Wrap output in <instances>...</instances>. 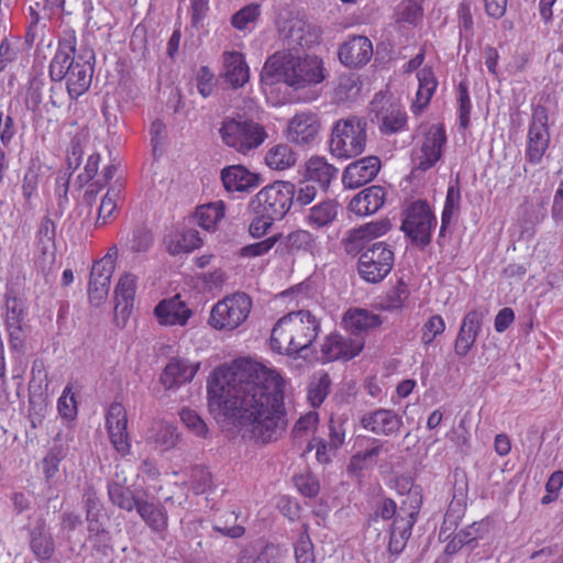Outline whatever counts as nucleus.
Listing matches in <instances>:
<instances>
[{
  "mask_svg": "<svg viewBox=\"0 0 563 563\" xmlns=\"http://www.w3.org/2000/svg\"><path fill=\"white\" fill-rule=\"evenodd\" d=\"M286 378L273 367L238 358L216 367L207 380L210 412L216 418H240L258 444L277 441L287 428Z\"/></svg>",
  "mask_w": 563,
  "mask_h": 563,
  "instance_id": "obj_1",
  "label": "nucleus"
},
{
  "mask_svg": "<svg viewBox=\"0 0 563 563\" xmlns=\"http://www.w3.org/2000/svg\"><path fill=\"white\" fill-rule=\"evenodd\" d=\"M327 77L324 63L314 54H299L290 49L277 51L266 59L261 79L265 84H284L294 90L321 84Z\"/></svg>",
  "mask_w": 563,
  "mask_h": 563,
  "instance_id": "obj_2",
  "label": "nucleus"
},
{
  "mask_svg": "<svg viewBox=\"0 0 563 563\" xmlns=\"http://www.w3.org/2000/svg\"><path fill=\"white\" fill-rule=\"evenodd\" d=\"M77 38L74 32L59 38L57 51L48 67L49 78L60 82L66 80V89L71 100L85 95L92 81L93 65L81 55H76Z\"/></svg>",
  "mask_w": 563,
  "mask_h": 563,
  "instance_id": "obj_3",
  "label": "nucleus"
},
{
  "mask_svg": "<svg viewBox=\"0 0 563 563\" xmlns=\"http://www.w3.org/2000/svg\"><path fill=\"white\" fill-rule=\"evenodd\" d=\"M319 331L320 324L310 311H292L274 324L269 345L273 352L296 358L312 345Z\"/></svg>",
  "mask_w": 563,
  "mask_h": 563,
  "instance_id": "obj_4",
  "label": "nucleus"
},
{
  "mask_svg": "<svg viewBox=\"0 0 563 563\" xmlns=\"http://www.w3.org/2000/svg\"><path fill=\"white\" fill-rule=\"evenodd\" d=\"M367 124L363 118L350 117L338 120L332 126L329 151L332 156L349 159L361 155L366 147Z\"/></svg>",
  "mask_w": 563,
  "mask_h": 563,
  "instance_id": "obj_5",
  "label": "nucleus"
},
{
  "mask_svg": "<svg viewBox=\"0 0 563 563\" xmlns=\"http://www.w3.org/2000/svg\"><path fill=\"white\" fill-rule=\"evenodd\" d=\"M437 223V217L432 212L429 202L424 199H418L404 209L400 230L412 245L424 249L431 243L432 232Z\"/></svg>",
  "mask_w": 563,
  "mask_h": 563,
  "instance_id": "obj_6",
  "label": "nucleus"
},
{
  "mask_svg": "<svg viewBox=\"0 0 563 563\" xmlns=\"http://www.w3.org/2000/svg\"><path fill=\"white\" fill-rule=\"evenodd\" d=\"M219 133L222 142L241 154H247L260 147L267 139L265 128L253 120L225 118Z\"/></svg>",
  "mask_w": 563,
  "mask_h": 563,
  "instance_id": "obj_7",
  "label": "nucleus"
},
{
  "mask_svg": "<svg viewBox=\"0 0 563 563\" xmlns=\"http://www.w3.org/2000/svg\"><path fill=\"white\" fill-rule=\"evenodd\" d=\"M252 298L245 292H234L219 300L211 308L208 323L219 331H233L249 318Z\"/></svg>",
  "mask_w": 563,
  "mask_h": 563,
  "instance_id": "obj_8",
  "label": "nucleus"
},
{
  "mask_svg": "<svg viewBox=\"0 0 563 563\" xmlns=\"http://www.w3.org/2000/svg\"><path fill=\"white\" fill-rule=\"evenodd\" d=\"M296 195V187L286 180H276L263 187L254 197L257 213H267L282 220L290 210Z\"/></svg>",
  "mask_w": 563,
  "mask_h": 563,
  "instance_id": "obj_9",
  "label": "nucleus"
},
{
  "mask_svg": "<svg viewBox=\"0 0 563 563\" xmlns=\"http://www.w3.org/2000/svg\"><path fill=\"white\" fill-rule=\"evenodd\" d=\"M394 252L385 242H376L362 252L357 272L367 283L377 284L385 279L393 269Z\"/></svg>",
  "mask_w": 563,
  "mask_h": 563,
  "instance_id": "obj_10",
  "label": "nucleus"
},
{
  "mask_svg": "<svg viewBox=\"0 0 563 563\" xmlns=\"http://www.w3.org/2000/svg\"><path fill=\"white\" fill-rule=\"evenodd\" d=\"M527 137L526 159L530 164L537 165L541 163L550 145L549 114L544 106L537 104L532 108Z\"/></svg>",
  "mask_w": 563,
  "mask_h": 563,
  "instance_id": "obj_11",
  "label": "nucleus"
},
{
  "mask_svg": "<svg viewBox=\"0 0 563 563\" xmlns=\"http://www.w3.org/2000/svg\"><path fill=\"white\" fill-rule=\"evenodd\" d=\"M115 257L117 247L113 246L102 258L92 264L88 285V297L92 305L99 306L108 297L115 268Z\"/></svg>",
  "mask_w": 563,
  "mask_h": 563,
  "instance_id": "obj_12",
  "label": "nucleus"
},
{
  "mask_svg": "<svg viewBox=\"0 0 563 563\" xmlns=\"http://www.w3.org/2000/svg\"><path fill=\"white\" fill-rule=\"evenodd\" d=\"M109 441L122 457L131 453V439L128 431V413L121 402H112L104 417Z\"/></svg>",
  "mask_w": 563,
  "mask_h": 563,
  "instance_id": "obj_13",
  "label": "nucleus"
},
{
  "mask_svg": "<svg viewBox=\"0 0 563 563\" xmlns=\"http://www.w3.org/2000/svg\"><path fill=\"white\" fill-rule=\"evenodd\" d=\"M321 122L317 113L306 110L296 112L284 132L286 140L296 146L308 147L318 137Z\"/></svg>",
  "mask_w": 563,
  "mask_h": 563,
  "instance_id": "obj_14",
  "label": "nucleus"
},
{
  "mask_svg": "<svg viewBox=\"0 0 563 563\" xmlns=\"http://www.w3.org/2000/svg\"><path fill=\"white\" fill-rule=\"evenodd\" d=\"M157 323L162 327H186L194 316L188 303L179 294L158 301L153 310Z\"/></svg>",
  "mask_w": 563,
  "mask_h": 563,
  "instance_id": "obj_15",
  "label": "nucleus"
},
{
  "mask_svg": "<svg viewBox=\"0 0 563 563\" xmlns=\"http://www.w3.org/2000/svg\"><path fill=\"white\" fill-rule=\"evenodd\" d=\"M375 120L379 132L385 135L396 134L407 128L408 115L405 109L396 102L385 101L377 97L372 102Z\"/></svg>",
  "mask_w": 563,
  "mask_h": 563,
  "instance_id": "obj_16",
  "label": "nucleus"
},
{
  "mask_svg": "<svg viewBox=\"0 0 563 563\" xmlns=\"http://www.w3.org/2000/svg\"><path fill=\"white\" fill-rule=\"evenodd\" d=\"M4 325L9 334V344L12 350H21L25 341V306L16 296H5Z\"/></svg>",
  "mask_w": 563,
  "mask_h": 563,
  "instance_id": "obj_17",
  "label": "nucleus"
},
{
  "mask_svg": "<svg viewBox=\"0 0 563 563\" xmlns=\"http://www.w3.org/2000/svg\"><path fill=\"white\" fill-rule=\"evenodd\" d=\"M364 349L360 339L344 338L339 333L328 335L321 345V360L324 363L334 361H350Z\"/></svg>",
  "mask_w": 563,
  "mask_h": 563,
  "instance_id": "obj_18",
  "label": "nucleus"
},
{
  "mask_svg": "<svg viewBox=\"0 0 563 563\" xmlns=\"http://www.w3.org/2000/svg\"><path fill=\"white\" fill-rule=\"evenodd\" d=\"M446 143V133L443 125H431L423 135L417 168L427 172L442 157L443 146Z\"/></svg>",
  "mask_w": 563,
  "mask_h": 563,
  "instance_id": "obj_19",
  "label": "nucleus"
},
{
  "mask_svg": "<svg viewBox=\"0 0 563 563\" xmlns=\"http://www.w3.org/2000/svg\"><path fill=\"white\" fill-rule=\"evenodd\" d=\"M137 278L131 273L123 274L114 288V322L119 328L126 325L132 312Z\"/></svg>",
  "mask_w": 563,
  "mask_h": 563,
  "instance_id": "obj_20",
  "label": "nucleus"
},
{
  "mask_svg": "<svg viewBox=\"0 0 563 563\" xmlns=\"http://www.w3.org/2000/svg\"><path fill=\"white\" fill-rule=\"evenodd\" d=\"M279 37L288 44L310 47L318 42L319 34L306 21L298 16H289L277 22Z\"/></svg>",
  "mask_w": 563,
  "mask_h": 563,
  "instance_id": "obj_21",
  "label": "nucleus"
},
{
  "mask_svg": "<svg viewBox=\"0 0 563 563\" xmlns=\"http://www.w3.org/2000/svg\"><path fill=\"white\" fill-rule=\"evenodd\" d=\"M339 60L349 68H361L373 56V44L363 35L350 36L338 49Z\"/></svg>",
  "mask_w": 563,
  "mask_h": 563,
  "instance_id": "obj_22",
  "label": "nucleus"
},
{
  "mask_svg": "<svg viewBox=\"0 0 563 563\" xmlns=\"http://www.w3.org/2000/svg\"><path fill=\"white\" fill-rule=\"evenodd\" d=\"M360 423L363 429L374 434L390 437L399 432L402 419L394 410L379 408L365 412Z\"/></svg>",
  "mask_w": 563,
  "mask_h": 563,
  "instance_id": "obj_23",
  "label": "nucleus"
},
{
  "mask_svg": "<svg viewBox=\"0 0 563 563\" xmlns=\"http://www.w3.org/2000/svg\"><path fill=\"white\" fill-rule=\"evenodd\" d=\"M379 170L380 159L377 156H366L345 167L342 181L346 188H360L371 183Z\"/></svg>",
  "mask_w": 563,
  "mask_h": 563,
  "instance_id": "obj_24",
  "label": "nucleus"
},
{
  "mask_svg": "<svg viewBox=\"0 0 563 563\" xmlns=\"http://www.w3.org/2000/svg\"><path fill=\"white\" fill-rule=\"evenodd\" d=\"M221 181L228 192H249L261 184V176L251 172L244 165L236 164L224 167L221 170Z\"/></svg>",
  "mask_w": 563,
  "mask_h": 563,
  "instance_id": "obj_25",
  "label": "nucleus"
},
{
  "mask_svg": "<svg viewBox=\"0 0 563 563\" xmlns=\"http://www.w3.org/2000/svg\"><path fill=\"white\" fill-rule=\"evenodd\" d=\"M199 368V362L190 363L184 358L173 357L161 375V383L166 389L179 387L191 382Z\"/></svg>",
  "mask_w": 563,
  "mask_h": 563,
  "instance_id": "obj_26",
  "label": "nucleus"
},
{
  "mask_svg": "<svg viewBox=\"0 0 563 563\" xmlns=\"http://www.w3.org/2000/svg\"><path fill=\"white\" fill-rule=\"evenodd\" d=\"M386 201V190L382 186H369L360 191L349 205L350 210L360 217L376 213Z\"/></svg>",
  "mask_w": 563,
  "mask_h": 563,
  "instance_id": "obj_27",
  "label": "nucleus"
},
{
  "mask_svg": "<svg viewBox=\"0 0 563 563\" xmlns=\"http://www.w3.org/2000/svg\"><path fill=\"white\" fill-rule=\"evenodd\" d=\"M481 325L482 316L478 311L472 310L465 314L454 343L456 355L464 357L468 354L476 342Z\"/></svg>",
  "mask_w": 563,
  "mask_h": 563,
  "instance_id": "obj_28",
  "label": "nucleus"
},
{
  "mask_svg": "<svg viewBox=\"0 0 563 563\" xmlns=\"http://www.w3.org/2000/svg\"><path fill=\"white\" fill-rule=\"evenodd\" d=\"M416 77L418 90L411 104V111L415 114L428 107L439 85L432 66H423L417 71Z\"/></svg>",
  "mask_w": 563,
  "mask_h": 563,
  "instance_id": "obj_29",
  "label": "nucleus"
},
{
  "mask_svg": "<svg viewBox=\"0 0 563 563\" xmlns=\"http://www.w3.org/2000/svg\"><path fill=\"white\" fill-rule=\"evenodd\" d=\"M339 169L322 156H311L305 165V178L328 190L331 183L336 179Z\"/></svg>",
  "mask_w": 563,
  "mask_h": 563,
  "instance_id": "obj_30",
  "label": "nucleus"
},
{
  "mask_svg": "<svg viewBox=\"0 0 563 563\" xmlns=\"http://www.w3.org/2000/svg\"><path fill=\"white\" fill-rule=\"evenodd\" d=\"M342 323L349 332L357 335L379 327L382 319L366 309L351 308L344 313Z\"/></svg>",
  "mask_w": 563,
  "mask_h": 563,
  "instance_id": "obj_31",
  "label": "nucleus"
},
{
  "mask_svg": "<svg viewBox=\"0 0 563 563\" xmlns=\"http://www.w3.org/2000/svg\"><path fill=\"white\" fill-rule=\"evenodd\" d=\"M223 63L225 79L233 88H240L249 81L250 69L242 53L224 52Z\"/></svg>",
  "mask_w": 563,
  "mask_h": 563,
  "instance_id": "obj_32",
  "label": "nucleus"
},
{
  "mask_svg": "<svg viewBox=\"0 0 563 563\" xmlns=\"http://www.w3.org/2000/svg\"><path fill=\"white\" fill-rule=\"evenodd\" d=\"M279 246H283L288 253L305 252L313 255L319 252L317 236L302 229L288 233Z\"/></svg>",
  "mask_w": 563,
  "mask_h": 563,
  "instance_id": "obj_33",
  "label": "nucleus"
},
{
  "mask_svg": "<svg viewBox=\"0 0 563 563\" xmlns=\"http://www.w3.org/2000/svg\"><path fill=\"white\" fill-rule=\"evenodd\" d=\"M30 549L41 563H47L53 558L55 544L53 537L45 531L44 522L30 532Z\"/></svg>",
  "mask_w": 563,
  "mask_h": 563,
  "instance_id": "obj_34",
  "label": "nucleus"
},
{
  "mask_svg": "<svg viewBox=\"0 0 563 563\" xmlns=\"http://www.w3.org/2000/svg\"><path fill=\"white\" fill-rule=\"evenodd\" d=\"M264 161L269 169L283 172L296 165L297 154L289 144L278 143L267 150Z\"/></svg>",
  "mask_w": 563,
  "mask_h": 563,
  "instance_id": "obj_35",
  "label": "nucleus"
},
{
  "mask_svg": "<svg viewBox=\"0 0 563 563\" xmlns=\"http://www.w3.org/2000/svg\"><path fill=\"white\" fill-rule=\"evenodd\" d=\"M136 511L152 531L161 533L167 529L168 516L163 505L144 499Z\"/></svg>",
  "mask_w": 563,
  "mask_h": 563,
  "instance_id": "obj_36",
  "label": "nucleus"
},
{
  "mask_svg": "<svg viewBox=\"0 0 563 563\" xmlns=\"http://www.w3.org/2000/svg\"><path fill=\"white\" fill-rule=\"evenodd\" d=\"M418 511H411L406 518L397 516L394 519L390 530L389 550L399 553L406 541L411 536L412 527L416 522Z\"/></svg>",
  "mask_w": 563,
  "mask_h": 563,
  "instance_id": "obj_37",
  "label": "nucleus"
},
{
  "mask_svg": "<svg viewBox=\"0 0 563 563\" xmlns=\"http://www.w3.org/2000/svg\"><path fill=\"white\" fill-rule=\"evenodd\" d=\"M462 194L459 180L448 186L443 210L441 213L440 235H444L446 228L459 216L461 210Z\"/></svg>",
  "mask_w": 563,
  "mask_h": 563,
  "instance_id": "obj_38",
  "label": "nucleus"
},
{
  "mask_svg": "<svg viewBox=\"0 0 563 563\" xmlns=\"http://www.w3.org/2000/svg\"><path fill=\"white\" fill-rule=\"evenodd\" d=\"M339 207L340 205L333 199L314 205L309 210L308 224L317 229L330 225L338 217Z\"/></svg>",
  "mask_w": 563,
  "mask_h": 563,
  "instance_id": "obj_39",
  "label": "nucleus"
},
{
  "mask_svg": "<svg viewBox=\"0 0 563 563\" xmlns=\"http://www.w3.org/2000/svg\"><path fill=\"white\" fill-rule=\"evenodd\" d=\"M84 503L86 509V521L88 525L89 533L93 536H99L100 533L106 532V530L101 527V523L99 522L102 514V505L93 488L89 487L85 490Z\"/></svg>",
  "mask_w": 563,
  "mask_h": 563,
  "instance_id": "obj_40",
  "label": "nucleus"
},
{
  "mask_svg": "<svg viewBox=\"0 0 563 563\" xmlns=\"http://www.w3.org/2000/svg\"><path fill=\"white\" fill-rule=\"evenodd\" d=\"M224 214L225 205L220 200L198 207L195 217L200 228L206 231H214Z\"/></svg>",
  "mask_w": 563,
  "mask_h": 563,
  "instance_id": "obj_41",
  "label": "nucleus"
},
{
  "mask_svg": "<svg viewBox=\"0 0 563 563\" xmlns=\"http://www.w3.org/2000/svg\"><path fill=\"white\" fill-rule=\"evenodd\" d=\"M331 378L328 373L316 375L308 385L307 400L312 408H319L330 394Z\"/></svg>",
  "mask_w": 563,
  "mask_h": 563,
  "instance_id": "obj_42",
  "label": "nucleus"
},
{
  "mask_svg": "<svg viewBox=\"0 0 563 563\" xmlns=\"http://www.w3.org/2000/svg\"><path fill=\"white\" fill-rule=\"evenodd\" d=\"M122 188L121 184H114L108 189L99 207L97 225L106 224L117 213L118 205L122 200Z\"/></svg>",
  "mask_w": 563,
  "mask_h": 563,
  "instance_id": "obj_43",
  "label": "nucleus"
},
{
  "mask_svg": "<svg viewBox=\"0 0 563 563\" xmlns=\"http://www.w3.org/2000/svg\"><path fill=\"white\" fill-rule=\"evenodd\" d=\"M108 495L113 505L126 511L137 510V505L144 500L137 498L129 487L118 483L109 485Z\"/></svg>",
  "mask_w": 563,
  "mask_h": 563,
  "instance_id": "obj_44",
  "label": "nucleus"
},
{
  "mask_svg": "<svg viewBox=\"0 0 563 563\" xmlns=\"http://www.w3.org/2000/svg\"><path fill=\"white\" fill-rule=\"evenodd\" d=\"M45 78L42 73L31 75L25 89L24 103L27 110L38 113L43 101Z\"/></svg>",
  "mask_w": 563,
  "mask_h": 563,
  "instance_id": "obj_45",
  "label": "nucleus"
},
{
  "mask_svg": "<svg viewBox=\"0 0 563 563\" xmlns=\"http://www.w3.org/2000/svg\"><path fill=\"white\" fill-rule=\"evenodd\" d=\"M239 516L234 510H223L219 514L214 521V529L221 534L236 539L245 533V528L236 525Z\"/></svg>",
  "mask_w": 563,
  "mask_h": 563,
  "instance_id": "obj_46",
  "label": "nucleus"
},
{
  "mask_svg": "<svg viewBox=\"0 0 563 563\" xmlns=\"http://www.w3.org/2000/svg\"><path fill=\"white\" fill-rule=\"evenodd\" d=\"M186 484L196 495L206 494L212 488V475L207 467L195 465L188 471Z\"/></svg>",
  "mask_w": 563,
  "mask_h": 563,
  "instance_id": "obj_47",
  "label": "nucleus"
},
{
  "mask_svg": "<svg viewBox=\"0 0 563 563\" xmlns=\"http://www.w3.org/2000/svg\"><path fill=\"white\" fill-rule=\"evenodd\" d=\"M349 418L346 415H332L329 419L328 442L330 451H338L343 446L346 437V423Z\"/></svg>",
  "mask_w": 563,
  "mask_h": 563,
  "instance_id": "obj_48",
  "label": "nucleus"
},
{
  "mask_svg": "<svg viewBox=\"0 0 563 563\" xmlns=\"http://www.w3.org/2000/svg\"><path fill=\"white\" fill-rule=\"evenodd\" d=\"M446 324L442 316L432 314L420 329V341L424 346L432 344L437 338L444 333Z\"/></svg>",
  "mask_w": 563,
  "mask_h": 563,
  "instance_id": "obj_49",
  "label": "nucleus"
},
{
  "mask_svg": "<svg viewBox=\"0 0 563 563\" xmlns=\"http://www.w3.org/2000/svg\"><path fill=\"white\" fill-rule=\"evenodd\" d=\"M154 434L151 437L155 445L162 450H169L178 442V433L176 428L166 422H157L153 429Z\"/></svg>",
  "mask_w": 563,
  "mask_h": 563,
  "instance_id": "obj_50",
  "label": "nucleus"
},
{
  "mask_svg": "<svg viewBox=\"0 0 563 563\" xmlns=\"http://www.w3.org/2000/svg\"><path fill=\"white\" fill-rule=\"evenodd\" d=\"M261 16V5L258 3H250L241 8L231 18V24L239 31H244L252 23H255Z\"/></svg>",
  "mask_w": 563,
  "mask_h": 563,
  "instance_id": "obj_51",
  "label": "nucleus"
},
{
  "mask_svg": "<svg viewBox=\"0 0 563 563\" xmlns=\"http://www.w3.org/2000/svg\"><path fill=\"white\" fill-rule=\"evenodd\" d=\"M472 102L466 82L461 81L457 86V114L462 129H466L471 122Z\"/></svg>",
  "mask_w": 563,
  "mask_h": 563,
  "instance_id": "obj_52",
  "label": "nucleus"
},
{
  "mask_svg": "<svg viewBox=\"0 0 563 563\" xmlns=\"http://www.w3.org/2000/svg\"><path fill=\"white\" fill-rule=\"evenodd\" d=\"M294 483L298 492L305 497H316L320 492L319 479L310 471L296 474Z\"/></svg>",
  "mask_w": 563,
  "mask_h": 563,
  "instance_id": "obj_53",
  "label": "nucleus"
},
{
  "mask_svg": "<svg viewBox=\"0 0 563 563\" xmlns=\"http://www.w3.org/2000/svg\"><path fill=\"white\" fill-rule=\"evenodd\" d=\"M282 234H276L268 236L262 241L247 244L240 250V256L252 258L266 255L277 244Z\"/></svg>",
  "mask_w": 563,
  "mask_h": 563,
  "instance_id": "obj_54",
  "label": "nucleus"
},
{
  "mask_svg": "<svg viewBox=\"0 0 563 563\" xmlns=\"http://www.w3.org/2000/svg\"><path fill=\"white\" fill-rule=\"evenodd\" d=\"M368 242V239L358 227L347 232L346 236L343 239V246L347 254L356 255L362 254V252L366 250L365 246Z\"/></svg>",
  "mask_w": 563,
  "mask_h": 563,
  "instance_id": "obj_55",
  "label": "nucleus"
},
{
  "mask_svg": "<svg viewBox=\"0 0 563 563\" xmlns=\"http://www.w3.org/2000/svg\"><path fill=\"white\" fill-rule=\"evenodd\" d=\"M196 86L202 98H208L212 95L217 86V79L208 66H201L198 69L196 75Z\"/></svg>",
  "mask_w": 563,
  "mask_h": 563,
  "instance_id": "obj_56",
  "label": "nucleus"
},
{
  "mask_svg": "<svg viewBox=\"0 0 563 563\" xmlns=\"http://www.w3.org/2000/svg\"><path fill=\"white\" fill-rule=\"evenodd\" d=\"M466 505L453 498L449 505V508L444 515L442 530H452L459 526L460 520L464 516Z\"/></svg>",
  "mask_w": 563,
  "mask_h": 563,
  "instance_id": "obj_57",
  "label": "nucleus"
},
{
  "mask_svg": "<svg viewBox=\"0 0 563 563\" xmlns=\"http://www.w3.org/2000/svg\"><path fill=\"white\" fill-rule=\"evenodd\" d=\"M180 419L184 424L197 437L206 438L208 434V427L206 422L191 409H183Z\"/></svg>",
  "mask_w": 563,
  "mask_h": 563,
  "instance_id": "obj_58",
  "label": "nucleus"
},
{
  "mask_svg": "<svg viewBox=\"0 0 563 563\" xmlns=\"http://www.w3.org/2000/svg\"><path fill=\"white\" fill-rule=\"evenodd\" d=\"M201 245L202 240L200 239L198 231L187 230L180 235L177 246L174 250L169 247V252L173 254L179 252L189 253L199 249Z\"/></svg>",
  "mask_w": 563,
  "mask_h": 563,
  "instance_id": "obj_59",
  "label": "nucleus"
},
{
  "mask_svg": "<svg viewBox=\"0 0 563 563\" xmlns=\"http://www.w3.org/2000/svg\"><path fill=\"white\" fill-rule=\"evenodd\" d=\"M57 409L63 418L73 419L76 416L77 402L74 394L71 393L70 386H66L63 390V394L57 401Z\"/></svg>",
  "mask_w": 563,
  "mask_h": 563,
  "instance_id": "obj_60",
  "label": "nucleus"
},
{
  "mask_svg": "<svg viewBox=\"0 0 563 563\" xmlns=\"http://www.w3.org/2000/svg\"><path fill=\"white\" fill-rule=\"evenodd\" d=\"M563 487V471H555L553 472L547 484H545V490L547 494L541 498V503L543 505L551 504L554 501L560 494L561 488Z\"/></svg>",
  "mask_w": 563,
  "mask_h": 563,
  "instance_id": "obj_61",
  "label": "nucleus"
},
{
  "mask_svg": "<svg viewBox=\"0 0 563 563\" xmlns=\"http://www.w3.org/2000/svg\"><path fill=\"white\" fill-rule=\"evenodd\" d=\"M360 228L371 242L372 240H375L387 234L391 229V223L389 219L384 218L377 221L367 222L361 225Z\"/></svg>",
  "mask_w": 563,
  "mask_h": 563,
  "instance_id": "obj_62",
  "label": "nucleus"
},
{
  "mask_svg": "<svg viewBox=\"0 0 563 563\" xmlns=\"http://www.w3.org/2000/svg\"><path fill=\"white\" fill-rule=\"evenodd\" d=\"M295 558L297 563H316L313 545L308 536H301L295 543Z\"/></svg>",
  "mask_w": 563,
  "mask_h": 563,
  "instance_id": "obj_63",
  "label": "nucleus"
},
{
  "mask_svg": "<svg viewBox=\"0 0 563 563\" xmlns=\"http://www.w3.org/2000/svg\"><path fill=\"white\" fill-rule=\"evenodd\" d=\"M277 220L267 213H258L255 217L249 227V232L251 236L255 239H260L267 233V231L272 228L274 221Z\"/></svg>",
  "mask_w": 563,
  "mask_h": 563,
  "instance_id": "obj_64",
  "label": "nucleus"
}]
</instances>
